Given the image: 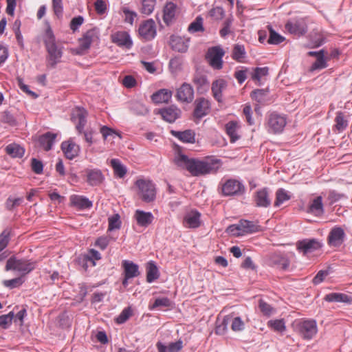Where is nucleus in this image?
I'll list each match as a JSON object with an SVG mask.
<instances>
[{
    "label": "nucleus",
    "instance_id": "nucleus-30",
    "mask_svg": "<svg viewBox=\"0 0 352 352\" xmlns=\"http://www.w3.org/2000/svg\"><path fill=\"white\" fill-rule=\"evenodd\" d=\"M324 300L327 302L350 304L352 302V296L343 293H330L324 296Z\"/></svg>",
    "mask_w": 352,
    "mask_h": 352
},
{
    "label": "nucleus",
    "instance_id": "nucleus-35",
    "mask_svg": "<svg viewBox=\"0 0 352 352\" xmlns=\"http://www.w3.org/2000/svg\"><path fill=\"white\" fill-rule=\"evenodd\" d=\"M172 97V91L166 89H162L154 93L152 96V100L155 103L168 102Z\"/></svg>",
    "mask_w": 352,
    "mask_h": 352
},
{
    "label": "nucleus",
    "instance_id": "nucleus-47",
    "mask_svg": "<svg viewBox=\"0 0 352 352\" xmlns=\"http://www.w3.org/2000/svg\"><path fill=\"white\" fill-rule=\"evenodd\" d=\"M335 127L338 131H344L348 126V122L344 119L342 112H338L335 118Z\"/></svg>",
    "mask_w": 352,
    "mask_h": 352
},
{
    "label": "nucleus",
    "instance_id": "nucleus-34",
    "mask_svg": "<svg viewBox=\"0 0 352 352\" xmlns=\"http://www.w3.org/2000/svg\"><path fill=\"white\" fill-rule=\"evenodd\" d=\"M225 128L231 142H235L239 139V135H238L239 125L237 122L230 121L226 124Z\"/></svg>",
    "mask_w": 352,
    "mask_h": 352
},
{
    "label": "nucleus",
    "instance_id": "nucleus-32",
    "mask_svg": "<svg viewBox=\"0 0 352 352\" xmlns=\"http://www.w3.org/2000/svg\"><path fill=\"white\" fill-rule=\"evenodd\" d=\"M56 134L47 132L41 135L38 139L39 144L45 151H50L55 141Z\"/></svg>",
    "mask_w": 352,
    "mask_h": 352
},
{
    "label": "nucleus",
    "instance_id": "nucleus-11",
    "mask_svg": "<svg viewBox=\"0 0 352 352\" xmlns=\"http://www.w3.org/2000/svg\"><path fill=\"white\" fill-rule=\"evenodd\" d=\"M139 34L145 41H151L156 36V25L153 19L144 21L139 27Z\"/></svg>",
    "mask_w": 352,
    "mask_h": 352
},
{
    "label": "nucleus",
    "instance_id": "nucleus-8",
    "mask_svg": "<svg viewBox=\"0 0 352 352\" xmlns=\"http://www.w3.org/2000/svg\"><path fill=\"white\" fill-rule=\"evenodd\" d=\"M322 243L316 239H305L296 243V249L302 255L306 256L320 250Z\"/></svg>",
    "mask_w": 352,
    "mask_h": 352
},
{
    "label": "nucleus",
    "instance_id": "nucleus-14",
    "mask_svg": "<svg viewBox=\"0 0 352 352\" xmlns=\"http://www.w3.org/2000/svg\"><path fill=\"white\" fill-rule=\"evenodd\" d=\"M326 52L324 50L319 51H309L307 53L309 56L316 57V60L311 65V71L320 70L327 67V60L329 58H325Z\"/></svg>",
    "mask_w": 352,
    "mask_h": 352
},
{
    "label": "nucleus",
    "instance_id": "nucleus-20",
    "mask_svg": "<svg viewBox=\"0 0 352 352\" xmlns=\"http://www.w3.org/2000/svg\"><path fill=\"white\" fill-rule=\"evenodd\" d=\"M345 233L340 227H334L329 234L328 242L331 246L338 247L344 242Z\"/></svg>",
    "mask_w": 352,
    "mask_h": 352
},
{
    "label": "nucleus",
    "instance_id": "nucleus-22",
    "mask_svg": "<svg viewBox=\"0 0 352 352\" xmlns=\"http://www.w3.org/2000/svg\"><path fill=\"white\" fill-rule=\"evenodd\" d=\"M85 173L87 175V181L91 186H98L104 180V175L100 169L87 168Z\"/></svg>",
    "mask_w": 352,
    "mask_h": 352
},
{
    "label": "nucleus",
    "instance_id": "nucleus-46",
    "mask_svg": "<svg viewBox=\"0 0 352 352\" xmlns=\"http://www.w3.org/2000/svg\"><path fill=\"white\" fill-rule=\"evenodd\" d=\"M155 0H142L141 12L146 15L151 14L155 8Z\"/></svg>",
    "mask_w": 352,
    "mask_h": 352
},
{
    "label": "nucleus",
    "instance_id": "nucleus-31",
    "mask_svg": "<svg viewBox=\"0 0 352 352\" xmlns=\"http://www.w3.org/2000/svg\"><path fill=\"white\" fill-rule=\"evenodd\" d=\"M176 5L173 2H168L164 6L163 19L167 25H169L173 21L176 13Z\"/></svg>",
    "mask_w": 352,
    "mask_h": 352
},
{
    "label": "nucleus",
    "instance_id": "nucleus-43",
    "mask_svg": "<svg viewBox=\"0 0 352 352\" xmlns=\"http://www.w3.org/2000/svg\"><path fill=\"white\" fill-rule=\"evenodd\" d=\"M269 38L267 43L271 45H278L285 41V37L278 34L270 25H268Z\"/></svg>",
    "mask_w": 352,
    "mask_h": 352
},
{
    "label": "nucleus",
    "instance_id": "nucleus-36",
    "mask_svg": "<svg viewBox=\"0 0 352 352\" xmlns=\"http://www.w3.org/2000/svg\"><path fill=\"white\" fill-rule=\"evenodd\" d=\"M309 211L316 216L323 214L324 208L321 196H318L312 200L309 207Z\"/></svg>",
    "mask_w": 352,
    "mask_h": 352
},
{
    "label": "nucleus",
    "instance_id": "nucleus-9",
    "mask_svg": "<svg viewBox=\"0 0 352 352\" xmlns=\"http://www.w3.org/2000/svg\"><path fill=\"white\" fill-rule=\"evenodd\" d=\"M225 52L221 47H212L208 49L206 54V59L212 68L215 69H220L223 66L222 58Z\"/></svg>",
    "mask_w": 352,
    "mask_h": 352
},
{
    "label": "nucleus",
    "instance_id": "nucleus-59",
    "mask_svg": "<svg viewBox=\"0 0 352 352\" xmlns=\"http://www.w3.org/2000/svg\"><path fill=\"white\" fill-rule=\"evenodd\" d=\"M268 67H256L254 69V72L252 74V79L260 80L263 76H265L268 74Z\"/></svg>",
    "mask_w": 352,
    "mask_h": 352
},
{
    "label": "nucleus",
    "instance_id": "nucleus-13",
    "mask_svg": "<svg viewBox=\"0 0 352 352\" xmlns=\"http://www.w3.org/2000/svg\"><path fill=\"white\" fill-rule=\"evenodd\" d=\"M175 96L178 101L190 103L194 99V89L190 84L184 82L177 89Z\"/></svg>",
    "mask_w": 352,
    "mask_h": 352
},
{
    "label": "nucleus",
    "instance_id": "nucleus-19",
    "mask_svg": "<svg viewBox=\"0 0 352 352\" xmlns=\"http://www.w3.org/2000/svg\"><path fill=\"white\" fill-rule=\"evenodd\" d=\"M112 41L120 47L130 49L133 41L128 32L125 31L117 32L111 36Z\"/></svg>",
    "mask_w": 352,
    "mask_h": 352
},
{
    "label": "nucleus",
    "instance_id": "nucleus-56",
    "mask_svg": "<svg viewBox=\"0 0 352 352\" xmlns=\"http://www.w3.org/2000/svg\"><path fill=\"white\" fill-rule=\"evenodd\" d=\"M132 311L130 307H126L122 310L116 318V322L118 324L124 323L131 316Z\"/></svg>",
    "mask_w": 352,
    "mask_h": 352
},
{
    "label": "nucleus",
    "instance_id": "nucleus-18",
    "mask_svg": "<svg viewBox=\"0 0 352 352\" xmlns=\"http://www.w3.org/2000/svg\"><path fill=\"white\" fill-rule=\"evenodd\" d=\"M255 206L259 208H268L271 205V199L267 188L257 190L254 196Z\"/></svg>",
    "mask_w": 352,
    "mask_h": 352
},
{
    "label": "nucleus",
    "instance_id": "nucleus-28",
    "mask_svg": "<svg viewBox=\"0 0 352 352\" xmlns=\"http://www.w3.org/2000/svg\"><path fill=\"white\" fill-rule=\"evenodd\" d=\"M171 134L184 143H194L195 142V133L190 129L184 131H171Z\"/></svg>",
    "mask_w": 352,
    "mask_h": 352
},
{
    "label": "nucleus",
    "instance_id": "nucleus-40",
    "mask_svg": "<svg viewBox=\"0 0 352 352\" xmlns=\"http://www.w3.org/2000/svg\"><path fill=\"white\" fill-rule=\"evenodd\" d=\"M6 151L8 155L12 157H22L25 150L17 144H10L6 147Z\"/></svg>",
    "mask_w": 352,
    "mask_h": 352
},
{
    "label": "nucleus",
    "instance_id": "nucleus-5",
    "mask_svg": "<svg viewBox=\"0 0 352 352\" xmlns=\"http://www.w3.org/2000/svg\"><path fill=\"white\" fill-rule=\"evenodd\" d=\"M295 331L304 340H311L318 332L315 320H300L294 324Z\"/></svg>",
    "mask_w": 352,
    "mask_h": 352
},
{
    "label": "nucleus",
    "instance_id": "nucleus-3",
    "mask_svg": "<svg viewBox=\"0 0 352 352\" xmlns=\"http://www.w3.org/2000/svg\"><path fill=\"white\" fill-rule=\"evenodd\" d=\"M139 198L145 203H151L156 198V188L155 184L146 179H139L135 182Z\"/></svg>",
    "mask_w": 352,
    "mask_h": 352
},
{
    "label": "nucleus",
    "instance_id": "nucleus-42",
    "mask_svg": "<svg viewBox=\"0 0 352 352\" xmlns=\"http://www.w3.org/2000/svg\"><path fill=\"white\" fill-rule=\"evenodd\" d=\"M204 30V19L201 16H197L196 19L190 23L188 28V31L190 34L203 32Z\"/></svg>",
    "mask_w": 352,
    "mask_h": 352
},
{
    "label": "nucleus",
    "instance_id": "nucleus-16",
    "mask_svg": "<svg viewBox=\"0 0 352 352\" xmlns=\"http://www.w3.org/2000/svg\"><path fill=\"white\" fill-rule=\"evenodd\" d=\"M201 214L197 210H190L184 217L183 225L187 228H197L201 225Z\"/></svg>",
    "mask_w": 352,
    "mask_h": 352
},
{
    "label": "nucleus",
    "instance_id": "nucleus-39",
    "mask_svg": "<svg viewBox=\"0 0 352 352\" xmlns=\"http://www.w3.org/2000/svg\"><path fill=\"white\" fill-rule=\"evenodd\" d=\"M292 195L284 188H279L276 192V199L274 204V207H279L284 202L289 200Z\"/></svg>",
    "mask_w": 352,
    "mask_h": 352
},
{
    "label": "nucleus",
    "instance_id": "nucleus-53",
    "mask_svg": "<svg viewBox=\"0 0 352 352\" xmlns=\"http://www.w3.org/2000/svg\"><path fill=\"white\" fill-rule=\"evenodd\" d=\"M258 307L261 311L266 316H270L275 312V309L263 300H259Z\"/></svg>",
    "mask_w": 352,
    "mask_h": 352
},
{
    "label": "nucleus",
    "instance_id": "nucleus-50",
    "mask_svg": "<svg viewBox=\"0 0 352 352\" xmlns=\"http://www.w3.org/2000/svg\"><path fill=\"white\" fill-rule=\"evenodd\" d=\"M100 133H102V137L104 140H107V138L109 136L111 137L113 139L116 138V137L122 138L121 135L120 134L119 132L107 126H103L102 127H101Z\"/></svg>",
    "mask_w": 352,
    "mask_h": 352
},
{
    "label": "nucleus",
    "instance_id": "nucleus-24",
    "mask_svg": "<svg viewBox=\"0 0 352 352\" xmlns=\"http://www.w3.org/2000/svg\"><path fill=\"white\" fill-rule=\"evenodd\" d=\"M61 148L66 157L69 160H72L76 157L80 151L79 146L71 140L63 142L61 144Z\"/></svg>",
    "mask_w": 352,
    "mask_h": 352
},
{
    "label": "nucleus",
    "instance_id": "nucleus-37",
    "mask_svg": "<svg viewBox=\"0 0 352 352\" xmlns=\"http://www.w3.org/2000/svg\"><path fill=\"white\" fill-rule=\"evenodd\" d=\"M160 276V273L157 265L154 261H149L146 265V281L149 283L157 280Z\"/></svg>",
    "mask_w": 352,
    "mask_h": 352
},
{
    "label": "nucleus",
    "instance_id": "nucleus-49",
    "mask_svg": "<svg viewBox=\"0 0 352 352\" xmlns=\"http://www.w3.org/2000/svg\"><path fill=\"white\" fill-rule=\"evenodd\" d=\"M14 319V312L10 311L8 314L0 316V327L4 329H7L11 325Z\"/></svg>",
    "mask_w": 352,
    "mask_h": 352
},
{
    "label": "nucleus",
    "instance_id": "nucleus-29",
    "mask_svg": "<svg viewBox=\"0 0 352 352\" xmlns=\"http://www.w3.org/2000/svg\"><path fill=\"white\" fill-rule=\"evenodd\" d=\"M70 201L72 206L81 210L90 208L92 206V202L88 198L80 195H72Z\"/></svg>",
    "mask_w": 352,
    "mask_h": 352
},
{
    "label": "nucleus",
    "instance_id": "nucleus-25",
    "mask_svg": "<svg viewBox=\"0 0 352 352\" xmlns=\"http://www.w3.org/2000/svg\"><path fill=\"white\" fill-rule=\"evenodd\" d=\"M271 264L278 269L287 270L290 265L289 258L282 254H276L272 256L270 258Z\"/></svg>",
    "mask_w": 352,
    "mask_h": 352
},
{
    "label": "nucleus",
    "instance_id": "nucleus-27",
    "mask_svg": "<svg viewBox=\"0 0 352 352\" xmlns=\"http://www.w3.org/2000/svg\"><path fill=\"white\" fill-rule=\"evenodd\" d=\"M122 266L124 269V276H126V278H133L140 275L139 266L133 262L124 260Z\"/></svg>",
    "mask_w": 352,
    "mask_h": 352
},
{
    "label": "nucleus",
    "instance_id": "nucleus-17",
    "mask_svg": "<svg viewBox=\"0 0 352 352\" xmlns=\"http://www.w3.org/2000/svg\"><path fill=\"white\" fill-rule=\"evenodd\" d=\"M285 29L291 34L301 36L307 32V25L304 20H296L288 21L285 25Z\"/></svg>",
    "mask_w": 352,
    "mask_h": 352
},
{
    "label": "nucleus",
    "instance_id": "nucleus-60",
    "mask_svg": "<svg viewBox=\"0 0 352 352\" xmlns=\"http://www.w3.org/2000/svg\"><path fill=\"white\" fill-rule=\"evenodd\" d=\"M169 67L172 73L177 74L182 69V62L180 59L177 58L170 59Z\"/></svg>",
    "mask_w": 352,
    "mask_h": 352
},
{
    "label": "nucleus",
    "instance_id": "nucleus-7",
    "mask_svg": "<svg viewBox=\"0 0 352 352\" xmlns=\"http://www.w3.org/2000/svg\"><path fill=\"white\" fill-rule=\"evenodd\" d=\"M287 124V119L284 115L272 112L267 116L266 125L267 131L272 133H281Z\"/></svg>",
    "mask_w": 352,
    "mask_h": 352
},
{
    "label": "nucleus",
    "instance_id": "nucleus-64",
    "mask_svg": "<svg viewBox=\"0 0 352 352\" xmlns=\"http://www.w3.org/2000/svg\"><path fill=\"white\" fill-rule=\"evenodd\" d=\"M228 322H229V316H226L223 318L222 322L220 324H219L218 326H217L216 329H215L216 333L219 334V335H223L226 333V331H227Z\"/></svg>",
    "mask_w": 352,
    "mask_h": 352
},
{
    "label": "nucleus",
    "instance_id": "nucleus-58",
    "mask_svg": "<svg viewBox=\"0 0 352 352\" xmlns=\"http://www.w3.org/2000/svg\"><path fill=\"white\" fill-rule=\"evenodd\" d=\"M232 23V19H227L223 23V28L219 32L221 37H226L230 32V28Z\"/></svg>",
    "mask_w": 352,
    "mask_h": 352
},
{
    "label": "nucleus",
    "instance_id": "nucleus-26",
    "mask_svg": "<svg viewBox=\"0 0 352 352\" xmlns=\"http://www.w3.org/2000/svg\"><path fill=\"white\" fill-rule=\"evenodd\" d=\"M135 218L137 223L142 227H147L152 223L154 217L151 212H144L137 210L135 212Z\"/></svg>",
    "mask_w": 352,
    "mask_h": 352
},
{
    "label": "nucleus",
    "instance_id": "nucleus-2",
    "mask_svg": "<svg viewBox=\"0 0 352 352\" xmlns=\"http://www.w3.org/2000/svg\"><path fill=\"white\" fill-rule=\"evenodd\" d=\"M43 41L47 52L46 65L49 68H55L63 56V47L56 43L55 36L50 28L46 30Z\"/></svg>",
    "mask_w": 352,
    "mask_h": 352
},
{
    "label": "nucleus",
    "instance_id": "nucleus-48",
    "mask_svg": "<svg viewBox=\"0 0 352 352\" xmlns=\"http://www.w3.org/2000/svg\"><path fill=\"white\" fill-rule=\"evenodd\" d=\"M10 233L11 230L6 228L0 234V252L8 246L10 240Z\"/></svg>",
    "mask_w": 352,
    "mask_h": 352
},
{
    "label": "nucleus",
    "instance_id": "nucleus-10",
    "mask_svg": "<svg viewBox=\"0 0 352 352\" xmlns=\"http://www.w3.org/2000/svg\"><path fill=\"white\" fill-rule=\"evenodd\" d=\"M244 191L243 184L234 179L227 180L222 186V192L225 196L239 195L243 194Z\"/></svg>",
    "mask_w": 352,
    "mask_h": 352
},
{
    "label": "nucleus",
    "instance_id": "nucleus-61",
    "mask_svg": "<svg viewBox=\"0 0 352 352\" xmlns=\"http://www.w3.org/2000/svg\"><path fill=\"white\" fill-rule=\"evenodd\" d=\"M244 322L240 317H235L231 325V329L234 331H241L244 329Z\"/></svg>",
    "mask_w": 352,
    "mask_h": 352
},
{
    "label": "nucleus",
    "instance_id": "nucleus-45",
    "mask_svg": "<svg viewBox=\"0 0 352 352\" xmlns=\"http://www.w3.org/2000/svg\"><path fill=\"white\" fill-rule=\"evenodd\" d=\"M171 305V301L167 297L157 298L152 305H149V309L153 310L158 307H169Z\"/></svg>",
    "mask_w": 352,
    "mask_h": 352
},
{
    "label": "nucleus",
    "instance_id": "nucleus-1",
    "mask_svg": "<svg viewBox=\"0 0 352 352\" xmlns=\"http://www.w3.org/2000/svg\"><path fill=\"white\" fill-rule=\"evenodd\" d=\"M177 166L186 168L192 175L198 176L216 173L221 166V161L207 157L203 160L189 159L185 155H179L175 159Z\"/></svg>",
    "mask_w": 352,
    "mask_h": 352
},
{
    "label": "nucleus",
    "instance_id": "nucleus-23",
    "mask_svg": "<svg viewBox=\"0 0 352 352\" xmlns=\"http://www.w3.org/2000/svg\"><path fill=\"white\" fill-rule=\"evenodd\" d=\"M226 87L227 82L222 78L217 79L212 82L211 87L212 96L218 102L223 101L222 92Z\"/></svg>",
    "mask_w": 352,
    "mask_h": 352
},
{
    "label": "nucleus",
    "instance_id": "nucleus-33",
    "mask_svg": "<svg viewBox=\"0 0 352 352\" xmlns=\"http://www.w3.org/2000/svg\"><path fill=\"white\" fill-rule=\"evenodd\" d=\"M159 352H179L183 347V342L178 340L175 342H170L168 346L164 345L161 342L156 344Z\"/></svg>",
    "mask_w": 352,
    "mask_h": 352
},
{
    "label": "nucleus",
    "instance_id": "nucleus-6",
    "mask_svg": "<svg viewBox=\"0 0 352 352\" xmlns=\"http://www.w3.org/2000/svg\"><path fill=\"white\" fill-rule=\"evenodd\" d=\"M261 230V226L256 223L243 219L239 221V223L231 225L228 228V231L234 236L254 233Z\"/></svg>",
    "mask_w": 352,
    "mask_h": 352
},
{
    "label": "nucleus",
    "instance_id": "nucleus-4",
    "mask_svg": "<svg viewBox=\"0 0 352 352\" xmlns=\"http://www.w3.org/2000/svg\"><path fill=\"white\" fill-rule=\"evenodd\" d=\"M36 267V262L25 258H17L16 256H11L7 261L5 270L6 271L14 270L20 272L22 276H25Z\"/></svg>",
    "mask_w": 352,
    "mask_h": 352
},
{
    "label": "nucleus",
    "instance_id": "nucleus-57",
    "mask_svg": "<svg viewBox=\"0 0 352 352\" xmlns=\"http://www.w3.org/2000/svg\"><path fill=\"white\" fill-rule=\"evenodd\" d=\"M122 11L124 14V21L133 24L134 18L137 16L136 12L130 10L127 7H122Z\"/></svg>",
    "mask_w": 352,
    "mask_h": 352
},
{
    "label": "nucleus",
    "instance_id": "nucleus-52",
    "mask_svg": "<svg viewBox=\"0 0 352 352\" xmlns=\"http://www.w3.org/2000/svg\"><path fill=\"white\" fill-rule=\"evenodd\" d=\"M268 91L266 89H256L251 93L252 99L256 100L259 103L265 102Z\"/></svg>",
    "mask_w": 352,
    "mask_h": 352
},
{
    "label": "nucleus",
    "instance_id": "nucleus-54",
    "mask_svg": "<svg viewBox=\"0 0 352 352\" xmlns=\"http://www.w3.org/2000/svg\"><path fill=\"white\" fill-rule=\"evenodd\" d=\"M120 224V216L118 214H114L109 218L108 230L111 231L115 229H119Z\"/></svg>",
    "mask_w": 352,
    "mask_h": 352
},
{
    "label": "nucleus",
    "instance_id": "nucleus-38",
    "mask_svg": "<svg viewBox=\"0 0 352 352\" xmlns=\"http://www.w3.org/2000/svg\"><path fill=\"white\" fill-rule=\"evenodd\" d=\"M111 166L113 170L114 174L119 178H123L126 174V167L123 165L118 159H112Z\"/></svg>",
    "mask_w": 352,
    "mask_h": 352
},
{
    "label": "nucleus",
    "instance_id": "nucleus-44",
    "mask_svg": "<svg viewBox=\"0 0 352 352\" xmlns=\"http://www.w3.org/2000/svg\"><path fill=\"white\" fill-rule=\"evenodd\" d=\"M245 54L244 46L243 45L236 44L232 50V58L237 62L241 63L245 58Z\"/></svg>",
    "mask_w": 352,
    "mask_h": 352
},
{
    "label": "nucleus",
    "instance_id": "nucleus-41",
    "mask_svg": "<svg viewBox=\"0 0 352 352\" xmlns=\"http://www.w3.org/2000/svg\"><path fill=\"white\" fill-rule=\"evenodd\" d=\"M193 82L197 86L198 92L203 93L209 88V82L206 76L197 75L193 78Z\"/></svg>",
    "mask_w": 352,
    "mask_h": 352
},
{
    "label": "nucleus",
    "instance_id": "nucleus-63",
    "mask_svg": "<svg viewBox=\"0 0 352 352\" xmlns=\"http://www.w3.org/2000/svg\"><path fill=\"white\" fill-rule=\"evenodd\" d=\"M52 8H53L54 14L58 17H60L62 16L63 11L62 0H52Z\"/></svg>",
    "mask_w": 352,
    "mask_h": 352
},
{
    "label": "nucleus",
    "instance_id": "nucleus-21",
    "mask_svg": "<svg viewBox=\"0 0 352 352\" xmlns=\"http://www.w3.org/2000/svg\"><path fill=\"white\" fill-rule=\"evenodd\" d=\"M160 113L164 120L168 122H174L181 114V110L175 105H171L160 111Z\"/></svg>",
    "mask_w": 352,
    "mask_h": 352
},
{
    "label": "nucleus",
    "instance_id": "nucleus-55",
    "mask_svg": "<svg viewBox=\"0 0 352 352\" xmlns=\"http://www.w3.org/2000/svg\"><path fill=\"white\" fill-rule=\"evenodd\" d=\"M23 282L24 280L21 277H18L10 280H5L3 283L5 287L13 289L21 285Z\"/></svg>",
    "mask_w": 352,
    "mask_h": 352
},
{
    "label": "nucleus",
    "instance_id": "nucleus-62",
    "mask_svg": "<svg viewBox=\"0 0 352 352\" xmlns=\"http://www.w3.org/2000/svg\"><path fill=\"white\" fill-rule=\"evenodd\" d=\"M1 120L8 123L11 126H15L17 124L16 120L14 118V116L10 113L9 111H4L2 114Z\"/></svg>",
    "mask_w": 352,
    "mask_h": 352
},
{
    "label": "nucleus",
    "instance_id": "nucleus-15",
    "mask_svg": "<svg viewBox=\"0 0 352 352\" xmlns=\"http://www.w3.org/2000/svg\"><path fill=\"white\" fill-rule=\"evenodd\" d=\"M86 110L83 108L77 107L72 113V120L76 124V128L79 133L82 132V130L87 123Z\"/></svg>",
    "mask_w": 352,
    "mask_h": 352
},
{
    "label": "nucleus",
    "instance_id": "nucleus-12",
    "mask_svg": "<svg viewBox=\"0 0 352 352\" xmlns=\"http://www.w3.org/2000/svg\"><path fill=\"white\" fill-rule=\"evenodd\" d=\"M211 109L210 102L203 97L197 98L195 101L193 116L198 119L209 114Z\"/></svg>",
    "mask_w": 352,
    "mask_h": 352
},
{
    "label": "nucleus",
    "instance_id": "nucleus-51",
    "mask_svg": "<svg viewBox=\"0 0 352 352\" xmlns=\"http://www.w3.org/2000/svg\"><path fill=\"white\" fill-rule=\"evenodd\" d=\"M267 324L270 327L278 332H283L286 329L285 324L283 319L270 320Z\"/></svg>",
    "mask_w": 352,
    "mask_h": 352
}]
</instances>
